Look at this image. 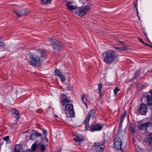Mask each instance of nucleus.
Listing matches in <instances>:
<instances>
[{"instance_id": "46", "label": "nucleus", "mask_w": 152, "mask_h": 152, "mask_svg": "<svg viewBox=\"0 0 152 152\" xmlns=\"http://www.w3.org/2000/svg\"><path fill=\"white\" fill-rule=\"evenodd\" d=\"M144 35L146 37H147V38L149 40L148 37H147V35H146V34L145 32H144Z\"/></svg>"}, {"instance_id": "7", "label": "nucleus", "mask_w": 152, "mask_h": 152, "mask_svg": "<svg viewBox=\"0 0 152 152\" xmlns=\"http://www.w3.org/2000/svg\"><path fill=\"white\" fill-rule=\"evenodd\" d=\"M103 126L98 124H92L90 127L89 130L91 132L95 131H99L102 130Z\"/></svg>"}, {"instance_id": "3", "label": "nucleus", "mask_w": 152, "mask_h": 152, "mask_svg": "<svg viewBox=\"0 0 152 152\" xmlns=\"http://www.w3.org/2000/svg\"><path fill=\"white\" fill-rule=\"evenodd\" d=\"M48 41L52 46L54 50L58 51L61 50L63 47V44L62 42L57 41L53 38H49Z\"/></svg>"}, {"instance_id": "11", "label": "nucleus", "mask_w": 152, "mask_h": 152, "mask_svg": "<svg viewBox=\"0 0 152 152\" xmlns=\"http://www.w3.org/2000/svg\"><path fill=\"white\" fill-rule=\"evenodd\" d=\"M147 111V106L145 104H142L140 106L139 112L140 114H145Z\"/></svg>"}, {"instance_id": "40", "label": "nucleus", "mask_w": 152, "mask_h": 152, "mask_svg": "<svg viewBox=\"0 0 152 152\" xmlns=\"http://www.w3.org/2000/svg\"><path fill=\"white\" fill-rule=\"evenodd\" d=\"M144 45H146V46H149L150 47H151V48H152V45H149V44L146 43H144Z\"/></svg>"}, {"instance_id": "27", "label": "nucleus", "mask_w": 152, "mask_h": 152, "mask_svg": "<svg viewBox=\"0 0 152 152\" xmlns=\"http://www.w3.org/2000/svg\"><path fill=\"white\" fill-rule=\"evenodd\" d=\"M59 77L60 78L61 81L62 82H64L66 80L65 77L62 74L60 75Z\"/></svg>"}, {"instance_id": "33", "label": "nucleus", "mask_w": 152, "mask_h": 152, "mask_svg": "<svg viewBox=\"0 0 152 152\" xmlns=\"http://www.w3.org/2000/svg\"><path fill=\"white\" fill-rule=\"evenodd\" d=\"M125 115H123L121 116V119H120V122H123V121L124 120V118L125 117Z\"/></svg>"}, {"instance_id": "12", "label": "nucleus", "mask_w": 152, "mask_h": 152, "mask_svg": "<svg viewBox=\"0 0 152 152\" xmlns=\"http://www.w3.org/2000/svg\"><path fill=\"white\" fill-rule=\"evenodd\" d=\"M91 115H88L83 122L84 125L85 126V130L86 131L89 128V121L92 117L91 116Z\"/></svg>"}, {"instance_id": "14", "label": "nucleus", "mask_w": 152, "mask_h": 152, "mask_svg": "<svg viewBox=\"0 0 152 152\" xmlns=\"http://www.w3.org/2000/svg\"><path fill=\"white\" fill-rule=\"evenodd\" d=\"M146 143L151 146L152 144V133H150L147 137L146 140Z\"/></svg>"}, {"instance_id": "8", "label": "nucleus", "mask_w": 152, "mask_h": 152, "mask_svg": "<svg viewBox=\"0 0 152 152\" xmlns=\"http://www.w3.org/2000/svg\"><path fill=\"white\" fill-rule=\"evenodd\" d=\"M65 111L69 114H75L73 105L71 104H68L66 106Z\"/></svg>"}, {"instance_id": "2", "label": "nucleus", "mask_w": 152, "mask_h": 152, "mask_svg": "<svg viewBox=\"0 0 152 152\" xmlns=\"http://www.w3.org/2000/svg\"><path fill=\"white\" fill-rule=\"evenodd\" d=\"M103 61L107 64H111L116 58V55L113 50H110L104 52Z\"/></svg>"}, {"instance_id": "34", "label": "nucleus", "mask_w": 152, "mask_h": 152, "mask_svg": "<svg viewBox=\"0 0 152 152\" xmlns=\"http://www.w3.org/2000/svg\"><path fill=\"white\" fill-rule=\"evenodd\" d=\"M9 136H7L3 138V140L6 141H7L9 140Z\"/></svg>"}, {"instance_id": "25", "label": "nucleus", "mask_w": 152, "mask_h": 152, "mask_svg": "<svg viewBox=\"0 0 152 152\" xmlns=\"http://www.w3.org/2000/svg\"><path fill=\"white\" fill-rule=\"evenodd\" d=\"M85 97V94L83 95L81 97V99L83 103L85 105L87 108H88V105L87 103L84 102V99Z\"/></svg>"}, {"instance_id": "29", "label": "nucleus", "mask_w": 152, "mask_h": 152, "mask_svg": "<svg viewBox=\"0 0 152 152\" xmlns=\"http://www.w3.org/2000/svg\"><path fill=\"white\" fill-rule=\"evenodd\" d=\"M16 118V120L15 121V123H17L18 121L19 118L20 117V115H16L15 116Z\"/></svg>"}, {"instance_id": "5", "label": "nucleus", "mask_w": 152, "mask_h": 152, "mask_svg": "<svg viewBox=\"0 0 152 152\" xmlns=\"http://www.w3.org/2000/svg\"><path fill=\"white\" fill-rule=\"evenodd\" d=\"M105 146L104 145L98 142H95L93 147L94 152H103Z\"/></svg>"}, {"instance_id": "23", "label": "nucleus", "mask_w": 152, "mask_h": 152, "mask_svg": "<svg viewBox=\"0 0 152 152\" xmlns=\"http://www.w3.org/2000/svg\"><path fill=\"white\" fill-rule=\"evenodd\" d=\"M62 75L60 69H56L55 71V75L58 77Z\"/></svg>"}, {"instance_id": "52", "label": "nucleus", "mask_w": 152, "mask_h": 152, "mask_svg": "<svg viewBox=\"0 0 152 152\" xmlns=\"http://www.w3.org/2000/svg\"><path fill=\"white\" fill-rule=\"evenodd\" d=\"M79 145H80V144H79Z\"/></svg>"}, {"instance_id": "32", "label": "nucleus", "mask_w": 152, "mask_h": 152, "mask_svg": "<svg viewBox=\"0 0 152 152\" xmlns=\"http://www.w3.org/2000/svg\"><path fill=\"white\" fill-rule=\"evenodd\" d=\"M102 87V83L99 84H98V90L100 93V91H101V89Z\"/></svg>"}, {"instance_id": "44", "label": "nucleus", "mask_w": 152, "mask_h": 152, "mask_svg": "<svg viewBox=\"0 0 152 152\" xmlns=\"http://www.w3.org/2000/svg\"><path fill=\"white\" fill-rule=\"evenodd\" d=\"M99 96H100V97L101 98V97H102V93H101V91H100V93H99Z\"/></svg>"}, {"instance_id": "26", "label": "nucleus", "mask_w": 152, "mask_h": 152, "mask_svg": "<svg viewBox=\"0 0 152 152\" xmlns=\"http://www.w3.org/2000/svg\"><path fill=\"white\" fill-rule=\"evenodd\" d=\"M32 132H33L31 136H30V138L31 139L33 140L36 137L34 132V131H33Z\"/></svg>"}, {"instance_id": "16", "label": "nucleus", "mask_w": 152, "mask_h": 152, "mask_svg": "<svg viewBox=\"0 0 152 152\" xmlns=\"http://www.w3.org/2000/svg\"><path fill=\"white\" fill-rule=\"evenodd\" d=\"M66 5L68 8L71 10H76L77 8L76 6H72V3L71 2H68L66 4Z\"/></svg>"}, {"instance_id": "51", "label": "nucleus", "mask_w": 152, "mask_h": 152, "mask_svg": "<svg viewBox=\"0 0 152 152\" xmlns=\"http://www.w3.org/2000/svg\"><path fill=\"white\" fill-rule=\"evenodd\" d=\"M143 44H144V43H145V42H143H143H141Z\"/></svg>"}, {"instance_id": "45", "label": "nucleus", "mask_w": 152, "mask_h": 152, "mask_svg": "<svg viewBox=\"0 0 152 152\" xmlns=\"http://www.w3.org/2000/svg\"><path fill=\"white\" fill-rule=\"evenodd\" d=\"M149 93L151 94V95L152 96V89L150 90L149 91Z\"/></svg>"}, {"instance_id": "42", "label": "nucleus", "mask_w": 152, "mask_h": 152, "mask_svg": "<svg viewBox=\"0 0 152 152\" xmlns=\"http://www.w3.org/2000/svg\"><path fill=\"white\" fill-rule=\"evenodd\" d=\"M138 40L140 41V42H143V40L142 39V38H141L140 37H139L138 38Z\"/></svg>"}, {"instance_id": "37", "label": "nucleus", "mask_w": 152, "mask_h": 152, "mask_svg": "<svg viewBox=\"0 0 152 152\" xmlns=\"http://www.w3.org/2000/svg\"><path fill=\"white\" fill-rule=\"evenodd\" d=\"M35 132V133L36 135V137H39V136H41V134L37 132Z\"/></svg>"}, {"instance_id": "17", "label": "nucleus", "mask_w": 152, "mask_h": 152, "mask_svg": "<svg viewBox=\"0 0 152 152\" xmlns=\"http://www.w3.org/2000/svg\"><path fill=\"white\" fill-rule=\"evenodd\" d=\"M37 148H39V150L41 152L44 151L45 149V145L41 143L37 144Z\"/></svg>"}, {"instance_id": "21", "label": "nucleus", "mask_w": 152, "mask_h": 152, "mask_svg": "<svg viewBox=\"0 0 152 152\" xmlns=\"http://www.w3.org/2000/svg\"><path fill=\"white\" fill-rule=\"evenodd\" d=\"M9 113H11L12 114H19V113L18 111L17 110L13 108L9 110Z\"/></svg>"}, {"instance_id": "53", "label": "nucleus", "mask_w": 152, "mask_h": 152, "mask_svg": "<svg viewBox=\"0 0 152 152\" xmlns=\"http://www.w3.org/2000/svg\"><path fill=\"white\" fill-rule=\"evenodd\" d=\"M58 152H61L60 151V152L58 151Z\"/></svg>"}, {"instance_id": "4", "label": "nucleus", "mask_w": 152, "mask_h": 152, "mask_svg": "<svg viewBox=\"0 0 152 152\" xmlns=\"http://www.w3.org/2000/svg\"><path fill=\"white\" fill-rule=\"evenodd\" d=\"M90 9V7L88 6L78 7L76 9V13L79 16L82 17L85 15Z\"/></svg>"}, {"instance_id": "47", "label": "nucleus", "mask_w": 152, "mask_h": 152, "mask_svg": "<svg viewBox=\"0 0 152 152\" xmlns=\"http://www.w3.org/2000/svg\"><path fill=\"white\" fill-rule=\"evenodd\" d=\"M44 137H45V140H46V141L47 142H48V139L47 137H46V136H44Z\"/></svg>"}, {"instance_id": "39", "label": "nucleus", "mask_w": 152, "mask_h": 152, "mask_svg": "<svg viewBox=\"0 0 152 152\" xmlns=\"http://www.w3.org/2000/svg\"><path fill=\"white\" fill-rule=\"evenodd\" d=\"M43 134L45 135L44 136H46L47 135V131L45 130H43Z\"/></svg>"}, {"instance_id": "31", "label": "nucleus", "mask_w": 152, "mask_h": 152, "mask_svg": "<svg viewBox=\"0 0 152 152\" xmlns=\"http://www.w3.org/2000/svg\"><path fill=\"white\" fill-rule=\"evenodd\" d=\"M140 72L139 71H136L134 74V78H136L138 77L139 76V75Z\"/></svg>"}, {"instance_id": "30", "label": "nucleus", "mask_w": 152, "mask_h": 152, "mask_svg": "<svg viewBox=\"0 0 152 152\" xmlns=\"http://www.w3.org/2000/svg\"><path fill=\"white\" fill-rule=\"evenodd\" d=\"M120 90V89L118 88V87H116L113 89V91L114 94H116Z\"/></svg>"}, {"instance_id": "43", "label": "nucleus", "mask_w": 152, "mask_h": 152, "mask_svg": "<svg viewBox=\"0 0 152 152\" xmlns=\"http://www.w3.org/2000/svg\"><path fill=\"white\" fill-rule=\"evenodd\" d=\"M137 16L138 17V18L139 20L140 21L141 20V19H140V16L139 15V12H138V13H137Z\"/></svg>"}, {"instance_id": "50", "label": "nucleus", "mask_w": 152, "mask_h": 152, "mask_svg": "<svg viewBox=\"0 0 152 152\" xmlns=\"http://www.w3.org/2000/svg\"><path fill=\"white\" fill-rule=\"evenodd\" d=\"M143 44H144V43H145V42H143H143H141Z\"/></svg>"}, {"instance_id": "22", "label": "nucleus", "mask_w": 152, "mask_h": 152, "mask_svg": "<svg viewBox=\"0 0 152 152\" xmlns=\"http://www.w3.org/2000/svg\"><path fill=\"white\" fill-rule=\"evenodd\" d=\"M52 0H41L42 4L47 5L50 3Z\"/></svg>"}, {"instance_id": "6", "label": "nucleus", "mask_w": 152, "mask_h": 152, "mask_svg": "<svg viewBox=\"0 0 152 152\" xmlns=\"http://www.w3.org/2000/svg\"><path fill=\"white\" fill-rule=\"evenodd\" d=\"M120 133L118 132V135L117 136L114 142V144L115 148L118 149H121V145H122V142H121V140L119 136L120 135Z\"/></svg>"}, {"instance_id": "38", "label": "nucleus", "mask_w": 152, "mask_h": 152, "mask_svg": "<svg viewBox=\"0 0 152 152\" xmlns=\"http://www.w3.org/2000/svg\"><path fill=\"white\" fill-rule=\"evenodd\" d=\"M75 116V115H66V118H74Z\"/></svg>"}, {"instance_id": "41", "label": "nucleus", "mask_w": 152, "mask_h": 152, "mask_svg": "<svg viewBox=\"0 0 152 152\" xmlns=\"http://www.w3.org/2000/svg\"><path fill=\"white\" fill-rule=\"evenodd\" d=\"M122 123H123V122H120V123H119V127L120 128H121V127Z\"/></svg>"}, {"instance_id": "36", "label": "nucleus", "mask_w": 152, "mask_h": 152, "mask_svg": "<svg viewBox=\"0 0 152 152\" xmlns=\"http://www.w3.org/2000/svg\"><path fill=\"white\" fill-rule=\"evenodd\" d=\"M134 7L136 8L137 13H138L139 12H138V8H137V3H134Z\"/></svg>"}, {"instance_id": "24", "label": "nucleus", "mask_w": 152, "mask_h": 152, "mask_svg": "<svg viewBox=\"0 0 152 152\" xmlns=\"http://www.w3.org/2000/svg\"><path fill=\"white\" fill-rule=\"evenodd\" d=\"M36 148H38L37 144L36 142H35V143L32 145L31 148L33 151H35L36 150Z\"/></svg>"}, {"instance_id": "49", "label": "nucleus", "mask_w": 152, "mask_h": 152, "mask_svg": "<svg viewBox=\"0 0 152 152\" xmlns=\"http://www.w3.org/2000/svg\"><path fill=\"white\" fill-rule=\"evenodd\" d=\"M126 114V111H125L124 112V114Z\"/></svg>"}, {"instance_id": "9", "label": "nucleus", "mask_w": 152, "mask_h": 152, "mask_svg": "<svg viewBox=\"0 0 152 152\" xmlns=\"http://www.w3.org/2000/svg\"><path fill=\"white\" fill-rule=\"evenodd\" d=\"M14 12L19 17L26 15L28 13L27 10L25 9H22L19 11H14Z\"/></svg>"}, {"instance_id": "48", "label": "nucleus", "mask_w": 152, "mask_h": 152, "mask_svg": "<svg viewBox=\"0 0 152 152\" xmlns=\"http://www.w3.org/2000/svg\"><path fill=\"white\" fill-rule=\"evenodd\" d=\"M53 117H55V118L58 117V116H57L56 115H53Z\"/></svg>"}, {"instance_id": "10", "label": "nucleus", "mask_w": 152, "mask_h": 152, "mask_svg": "<svg viewBox=\"0 0 152 152\" xmlns=\"http://www.w3.org/2000/svg\"><path fill=\"white\" fill-rule=\"evenodd\" d=\"M61 102L63 106H64L65 104L71 102V101L68 99L65 94H62L61 97Z\"/></svg>"}, {"instance_id": "18", "label": "nucleus", "mask_w": 152, "mask_h": 152, "mask_svg": "<svg viewBox=\"0 0 152 152\" xmlns=\"http://www.w3.org/2000/svg\"><path fill=\"white\" fill-rule=\"evenodd\" d=\"M147 104L148 106L152 105V97L149 95H147L146 96Z\"/></svg>"}, {"instance_id": "13", "label": "nucleus", "mask_w": 152, "mask_h": 152, "mask_svg": "<svg viewBox=\"0 0 152 152\" xmlns=\"http://www.w3.org/2000/svg\"><path fill=\"white\" fill-rule=\"evenodd\" d=\"M150 123L148 122L144 124H141L139 126L138 128L140 130H146L149 126Z\"/></svg>"}, {"instance_id": "35", "label": "nucleus", "mask_w": 152, "mask_h": 152, "mask_svg": "<svg viewBox=\"0 0 152 152\" xmlns=\"http://www.w3.org/2000/svg\"><path fill=\"white\" fill-rule=\"evenodd\" d=\"M95 113V111L94 110H92L91 111H90L88 114H94Z\"/></svg>"}, {"instance_id": "28", "label": "nucleus", "mask_w": 152, "mask_h": 152, "mask_svg": "<svg viewBox=\"0 0 152 152\" xmlns=\"http://www.w3.org/2000/svg\"><path fill=\"white\" fill-rule=\"evenodd\" d=\"M135 128V127L133 126H130V130L132 132V135H134L135 133V130L134 129Z\"/></svg>"}, {"instance_id": "20", "label": "nucleus", "mask_w": 152, "mask_h": 152, "mask_svg": "<svg viewBox=\"0 0 152 152\" xmlns=\"http://www.w3.org/2000/svg\"><path fill=\"white\" fill-rule=\"evenodd\" d=\"M113 48L116 49L118 51H126L127 49V48L126 47V46H124L123 47H116L115 46H113Z\"/></svg>"}, {"instance_id": "1", "label": "nucleus", "mask_w": 152, "mask_h": 152, "mask_svg": "<svg viewBox=\"0 0 152 152\" xmlns=\"http://www.w3.org/2000/svg\"><path fill=\"white\" fill-rule=\"evenodd\" d=\"M46 57L43 54L40 56H38L34 53H30L29 62L30 64L34 66H39L40 62L45 59Z\"/></svg>"}, {"instance_id": "19", "label": "nucleus", "mask_w": 152, "mask_h": 152, "mask_svg": "<svg viewBox=\"0 0 152 152\" xmlns=\"http://www.w3.org/2000/svg\"><path fill=\"white\" fill-rule=\"evenodd\" d=\"M15 152H23L22 148L20 145H16L15 147Z\"/></svg>"}, {"instance_id": "15", "label": "nucleus", "mask_w": 152, "mask_h": 152, "mask_svg": "<svg viewBox=\"0 0 152 152\" xmlns=\"http://www.w3.org/2000/svg\"><path fill=\"white\" fill-rule=\"evenodd\" d=\"M73 139L75 141L79 142L85 140L84 137L82 135L75 136Z\"/></svg>"}]
</instances>
